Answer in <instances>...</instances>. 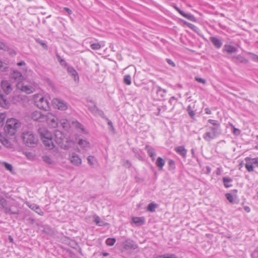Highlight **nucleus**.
<instances>
[{
    "label": "nucleus",
    "instance_id": "obj_1",
    "mask_svg": "<svg viewBox=\"0 0 258 258\" xmlns=\"http://www.w3.org/2000/svg\"><path fill=\"white\" fill-rule=\"evenodd\" d=\"M21 125V123L18 119L14 118L8 119L4 127L7 137L14 136Z\"/></svg>",
    "mask_w": 258,
    "mask_h": 258
},
{
    "label": "nucleus",
    "instance_id": "obj_2",
    "mask_svg": "<svg viewBox=\"0 0 258 258\" xmlns=\"http://www.w3.org/2000/svg\"><path fill=\"white\" fill-rule=\"evenodd\" d=\"M0 208H3L5 212L7 214H18L19 213L15 202L8 203L4 198L1 197H0Z\"/></svg>",
    "mask_w": 258,
    "mask_h": 258
},
{
    "label": "nucleus",
    "instance_id": "obj_3",
    "mask_svg": "<svg viewBox=\"0 0 258 258\" xmlns=\"http://www.w3.org/2000/svg\"><path fill=\"white\" fill-rule=\"evenodd\" d=\"M34 104L39 109L45 111L49 109V103L47 99L42 94H35L33 95Z\"/></svg>",
    "mask_w": 258,
    "mask_h": 258
},
{
    "label": "nucleus",
    "instance_id": "obj_4",
    "mask_svg": "<svg viewBox=\"0 0 258 258\" xmlns=\"http://www.w3.org/2000/svg\"><path fill=\"white\" fill-rule=\"evenodd\" d=\"M24 144L29 147H34L38 142L37 138L31 131H24L22 135Z\"/></svg>",
    "mask_w": 258,
    "mask_h": 258
},
{
    "label": "nucleus",
    "instance_id": "obj_5",
    "mask_svg": "<svg viewBox=\"0 0 258 258\" xmlns=\"http://www.w3.org/2000/svg\"><path fill=\"white\" fill-rule=\"evenodd\" d=\"M17 89L27 94H31L34 92L37 88V85L35 83H31L30 84L18 83L16 85Z\"/></svg>",
    "mask_w": 258,
    "mask_h": 258
},
{
    "label": "nucleus",
    "instance_id": "obj_6",
    "mask_svg": "<svg viewBox=\"0 0 258 258\" xmlns=\"http://www.w3.org/2000/svg\"><path fill=\"white\" fill-rule=\"evenodd\" d=\"M210 131L207 132L204 135L203 138L207 142H210L211 140L215 139L221 133L220 128L216 127H209Z\"/></svg>",
    "mask_w": 258,
    "mask_h": 258
},
{
    "label": "nucleus",
    "instance_id": "obj_7",
    "mask_svg": "<svg viewBox=\"0 0 258 258\" xmlns=\"http://www.w3.org/2000/svg\"><path fill=\"white\" fill-rule=\"evenodd\" d=\"M44 122H47V124L53 128H56L58 126V121L57 118L50 113L45 114Z\"/></svg>",
    "mask_w": 258,
    "mask_h": 258
},
{
    "label": "nucleus",
    "instance_id": "obj_8",
    "mask_svg": "<svg viewBox=\"0 0 258 258\" xmlns=\"http://www.w3.org/2000/svg\"><path fill=\"white\" fill-rule=\"evenodd\" d=\"M45 116L40 111L35 110L29 114V117L35 121L42 122H44Z\"/></svg>",
    "mask_w": 258,
    "mask_h": 258
},
{
    "label": "nucleus",
    "instance_id": "obj_9",
    "mask_svg": "<svg viewBox=\"0 0 258 258\" xmlns=\"http://www.w3.org/2000/svg\"><path fill=\"white\" fill-rule=\"evenodd\" d=\"M52 103L54 108L60 110H66L68 108V104L65 101L58 98L53 99Z\"/></svg>",
    "mask_w": 258,
    "mask_h": 258
},
{
    "label": "nucleus",
    "instance_id": "obj_10",
    "mask_svg": "<svg viewBox=\"0 0 258 258\" xmlns=\"http://www.w3.org/2000/svg\"><path fill=\"white\" fill-rule=\"evenodd\" d=\"M54 140L61 148L67 149L68 146L64 144V136L62 133L59 131H56L55 134Z\"/></svg>",
    "mask_w": 258,
    "mask_h": 258
},
{
    "label": "nucleus",
    "instance_id": "obj_11",
    "mask_svg": "<svg viewBox=\"0 0 258 258\" xmlns=\"http://www.w3.org/2000/svg\"><path fill=\"white\" fill-rule=\"evenodd\" d=\"M245 168L249 172L253 171V165H255L258 166V159L257 158L251 159L249 157H247L245 158Z\"/></svg>",
    "mask_w": 258,
    "mask_h": 258
},
{
    "label": "nucleus",
    "instance_id": "obj_12",
    "mask_svg": "<svg viewBox=\"0 0 258 258\" xmlns=\"http://www.w3.org/2000/svg\"><path fill=\"white\" fill-rule=\"evenodd\" d=\"M124 250L135 249L138 247L137 244L131 239H127L122 243Z\"/></svg>",
    "mask_w": 258,
    "mask_h": 258
},
{
    "label": "nucleus",
    "instance_id": "obj_13",
    "mask_svg": "<svg viewBox=\"0 0 258 258\" xmlns=\"http://www.w3.org/2000/svg\"><path fill=\"white\" fill-rule=\"evenodd\" d=\"M70 162L75 166H79L82 163V160L75 153H72L69 157Z\"/></svg>",
    "mask_w": 258,
    "mask_h": 258
},
{
    "label": "nucleus",
    "instance_id": "obj_14",
    "mask_svg": "<svg viewBox=\"0 0 258 258\" xmlns=\"http://www.w3.org/2000/svg\"><path fill=\"white\" fill-rule=\"evenodd\" d=\"M1 86L2 89L6 94H10L13 90L12 85L8 81H2L1 83Z\"/></svg>",
    "mask_w": 258,
    "mask_h": 258
},
{
    "label": "nucleus",
    "instance_id": "obj_15",
    "mask_svg": "<svg viewBox=\"0 0 258 258\" xmlns=\"http://www.w3.org/2000/svg\"><path fill=\"white\" fill-rule=\"evenodd\" d=\"M38 132L42 141L43 139H49L52 136L51 133L45 127H40L38 130Z\"/></svg>",
    "mask_w": 258,
    "mask_h": 258
},
{
    "label": "nucleus",
    "instance_id": "obj_16",
    "mask_svg": "<svg viewBox=\"0 0 258 258\" xmlns=\"http://www.w3.org/2000/svg\"><path fill=\"white\" fill-rule=\"evenodd\" d=\"M26 204L27 206L29 207L31 209L35 211L36 213H37L38 214H39L40 216H43L44 215V212L41 210L39 206L35 204H32L29 202L26 203Z\"/></svg>",
    "mask_w": 258,
    "mask_h": 258
},
{
    "label": "nucleus",
    "instance_id": "obj_17",
    "mask_svg": "<svg viewBox=\"0 0 258 258\" xmlns=\"http://www.w3.org/2000/svg\"><path fill=\"white\" fill-rule=\"evenodd\" d=\"M90 103L92 104V106L88 105L89 109L93 113L95 114H98L99 115L102 116L104 113L103 111L101 110H99L97 107H96L95 102L92 100H88Z\"/></svg>",
    "mask_w": 258,
    "mask_h": 258
},
{
    "label": "nucleus",
    "instance_id": "obj_18",
    "mask_svg": "<svg viewBox=\"0 0 258 258\" xmlns=\"http://www.w3.org/2000/svg\"><path fill=\"white\" fill-rule=\"evenodd\" d=\"M68 73L71 75L75 81L79 80V76L77 71L72 67L69 66L67 68Z\"/></svg>",
    "mask_w": 258,
    "mask_h": 258
},
{
    "label": "nucleus",
    "instance_id": "obj_19",
    "mask_svg": "<svg viewBox=\"0 0 258 258\" xmlns=\"http://www.w3.org/2000/svg\"><path fill=\"white\" fill-rule=\"evenodd\" d=\"M132 221L137 226L142 225L145 222L144 218L138 217H133Z\"/></svg>",
    "mask_w": 258,
    "mask_h": 258
},
{
    "label": "nucleus",
    "instance_id": "obj_20",
    "mask_svg": "<svg viewBox=\"0 0 258 258\" xmlns=\"http://www.w3.org/2000/svg\"><path fill=\"white\" fill-rule=\"evenodd\" d=\"M43 142L44 145L50 149L53 148L55 146L52 141V137L49 139H43Z\"/></svg>",
    "mask_w": 258,
    "mask_h": 258
},
{
    "label": "nucleus",
    "instance_id": "obj_21",
    "mask_svg": "<svg viewBox=\"0 0 258 258\" xmlns=\"http://www.w3.org/2000/svg\"><path fill=\"white\" fill-rule=\"evenodd\" d=\"M78 144L85 150H88L90 147V143L85 140L80 139Z\"/></svg>",
    "mask_w": 258,
    "mask_h": 258
},
{
    "label": "nucleus",
    "instance_id": "obj_22",
    "mask_svg": "<svg viewBox=\"0 0 258 258\" xmlns=\"http://www.w3.org/2000/svg\"><path fill=\"white\" fill-rule=\"evenodd\" d=\"M211 42L213 43L214 45L217 48H220L222 45V43L221 40L215 37H212L210 38Z\"/></svg>",
    "mask_w": 258,
    "mask_h": 258
},
{
    "label": "nucleus",
    "instance_id": "obj_23",
    "mask_svg": "<svg viewBox=\"0 0 258 258\" xmlns=\"http://www.w3.org/2000/svg\"><path fill=\"white\" fill-rule=\"evenodd\" d=\"M224 50L228 53L231 54L234 53L237 51V48L230 45H225L224 47Z\"/></svg>",
    "mask_w": 258,
    "mask_h": 258
},
{
    "label": "nucleus",
    "instance_id": "obj_24",
    "mask_svg": "<svg viewBox=\"0 0 258 258\" xmlns=\"http://www.w3.org/2000/svg\"><path fill=\"white\" fill-rule=\"evenodd\" d=\"M88 163L91 167H94L97 163V160L93 156H89L87 158Z\"/></svg>",
    "mask_w": 258,
    "mask_h": 258
},
{
    "label": "nucleus",
    "instance_id": "obj_25",
    "mask_svg": "<svg viewBox=\"0 0 258 258\" xmlns=\"http://www.w3.org/2000/svg\"><path fill=\"white\" fill-rule=\"evenodd\" d=\"M59 123H60L62 127L66 130H68L70 127V122L66 119H60Z\"/></svg>",
    "mask_w": 258,
    "mask_h": 258
},
{
    "label": "nucleus",
    "instance_id": "obj_26",
    "mask_svg": "<svg viewBox=\"0 0 258 258\" xmlns=\"http://www.w3.org/2000/svg\"><path fill=\"white\" fill-rule=\"evenodd\" d=\"M0 106L5 108H7L9 106L8 101L2 95H0Z\"/></svg>",
    "mask_w": 258,
    "mask_h": 258
},
{
    "label": "nucleus",
    "instance_id": "obj_27",
    "mask_svg": "<svg viewBox=\"0 0 258 258\" xmlns=\"http://www.w3.org/2000/svg\"><path fill=\"white\" fill-rule=\"evenodd\" d=\"M176 152L183 157H185L186 154V150L182 146H179L175 148Z\"/></svg>",
    "mask_w": 258,
    "mask_h": 258
},
{
    "label": "nucleus",
    "instance_id": "obj_28",
    "mask_svg": "<svg viewBox=\"0 0 258 258\" xmlns=\"http://www.w3.org/2000/svg\"><path fill=\"white\" fill-rule=\"evenodd\" d=\"M165 161L161 157H158L156 162L157 166L159 168V170H162L165 165Z\"/></svg>",
    "mask_w": 258,
    "mask_h": 258
},
{
    "label": "nucleus",
    "instance_id": "obj_29",
    "mask_svg": "<svg viewBox=\"0 0 258 258\" xmlns=\"http://www.w3.org/2000/svg\"><path fill=\"white\" fill-rule=\"evenodd\" d=\"M11 78L14 80L19 81L21 80L22 76L20 72L18 71H14L11 75Z\"/></svg>",
    "mask_w": 258,
    "mask_h": 258
},
{
    "label": "nucleus",
    "instance_id": "obj_30",
    "mask_svg": "<svg viewBox=\"0 0 258 258\" xmlns=\"http://www.w3.org/2000/svg\"><path fill=\"white\" fill-rule=\"evenodd\" d=\"M146 149L147 150L148 153L149 155V156L152 158V160H154L155 159V156L156 155V153L154 149H153L149 146H146Z\"/></svg>",
    "mask_w": 258,
    "mask_h": 258
},
{
    "label": "nucleus",
    "instance_id": "obj_31",
    "mask_svg": "<svg viewBox=\"0 0 258 258\" xmlns=\"http://www.w3.org/2000/svg\"><path fill=\"white\" fill-rule=\"evenodd\" d=\"M157 207V204L154 203H151L149 204L147 210L148 211H150L151 212H154L155 211V209Z\"/></svg>",
    "mask_w": 258,
    "mask_h": 258
},
{
    "label": "nucleus",
    "instance_id": "obj_32",
    "mask_svg": "<svg viewBox=\"0 0 258 258\" xmlns=\"http://www.w3.org/2000/svg\"><path fill=\"white\" fill-rule=\"evenodd\" d=\"M94 222L95 223L99 226H104L107 225V223H105L103 221L100 220V218L98 216H95Z\"/></svg>",
    "mask_w": 258,
    "mask_h": 258
},
{
    "label": "nucleus",
    "instance_id": "obj_33",
    "mask_svg": "<svg viewBox=\"0 0 258 258\" xmlns=\"http://www.w3.org/2000/svg\"><path fill=\"white\" fill-rule=\"evenodd\" d=\"M166 93V90L162 89L160 87H157V94L159 95L161 97L164 96L165 93Z\"/></svg>",
    "mask_w": 258,
    "mask_h": 258
},
{
    "label": "nucleus",
    "instance_id": "obj_34",
    "mask_svg": "<svg viewBox=\"0 0 258 258\" xmlns=\"http://www.w3.org/2000/svg\"><path fill=\"white\" fill-rule=\"evenodd\" d=\"M232 179L228 177H224L223 178L224 185L226 187H229L231 186V185L229 184V183L232 182Z\"/></svg>",
    "mask_w": 258,
    "mask_h": 258
},
{
    "label": "nucleus",
    "instance_id": "obj_35",
    "mask_svg": "<svg viewBox=\"0 0 258 258\" xmlns=\"http://www.w3.org/2000/svg\"><path fill=\"white\" fill-rule=\"evenodd\" d=\"M181 15L184 17V18L188 19L190 21L195 22L196 21V19L195 17L189 14H185V13L183 12L181 14Z\"/></svg>",
    "mask_w": 258,
    "mask_h": 258
},
{
    "label": "nucleus",
    "instance_id": "obj_36",
    "mask_svg": "<svg viewBox=\"0 0 258 258\" xmlns=\"http://www.w3.org/2000/svg\"><path fill=\"white\" fill-rule=\"evenodd\" d=\"M42 158L43 161L48 164L51 165L53 164L54 163L53 161L51 159V158L48 156H43Z\"/></svg>",
    "mask_w": 258,
    "mask_h": 258
},
{
    "label": "nucleus",
    "instance_id": "obj_37",
    "mask_svg": "<svg viewBox=\"0 0 258 258\" xmlns=\"http://www.w3.org/2000/svg\"><path fill=\"white\" fill-rule=\"evenodd\" d=\"M123 82L127 85H130L131 84V77L129 75H126L123 78Z\"/></svg>",
    "mask_w": 258,
    "mask_h": 258
},
{
    "label": "nucleus",
    "instance_id": "obj_38",
    "mask_svg": "<svg viewBox=\"0 0 258 258\" xmlns=\"http://www.w3.org/2000/svg\"><path fill=\"white\" fill-rule=\"evenodd\" d=\"M208 122L210 123L213 126H210V127H218V128H220V124L218 123V121L215 120L213 119H209Z\"/></svg>",
    "mask_w": 258,
    "mask_h": 258
},
{
    "label": "nucleus",
    "instance_id": "obj_39",
    "mask_svg": "<svg viewBox=\"0 0 258 258\" xmlns=\"http://www.w3.org/2000/svg\"><path fill=\"white\" fill-rule=\"evenodd\" d=\"M90 47L93 50H99L101 48V46L99 43H94L91 44Z\"/></svg>",
    "mask_w": 258,
    "mask_h": 258
},
{
    "label": "nucleus",
    "instance_id": "obj_40",
    "mask_svg": "<svg viewBox=\"0 0 258 258\" xmlns=\"http://www.w3.org/2000/svg\"><path fill=\"white\" fill-rule=\"evenodd\" d=\"M3 164L8 170L10 171L12 173H14L13 169V166L11 164L7 163V162H4Z\"/></svg>",
    "mask_w": 258,
    "mask_h": 258
},
{
    "label": "nucleus",
    "instance_id": "obj_41",
    "mask_svg": "<svg viewBox=\"0 0 258 258\" xmlns=\"http://www.w3.org/2000/svg\"><path fill=\"white\" fill-rule=\"evenodd\" d=\"M2 143L6 147L10 148L12 146L11 142L6 138H4Z\"/></svg>",
    "mask_w": 258,
    "mask_h": 258
},
{
    "label": "nucleus",
    "instance_id": "obj_42",
    "mask_svg": "<svg viewBox=\"0 0 258 258\" xmlns=\"http://www.w3.org/2000/svg\"><path fill=\"white\" fill-rule=\"evenodd\" d=\"M115 238H108L106 240V243L107 245L109 246H112L114 245V243L115 242Z\"/></svg>",
    "mask_w": 258,
    "mask_h": 258
},
{
    "label": "nucleus",
    "instance_id": "obj_43",
    "mask_svg": "<svg viewBox=\"0 0 258 258\" xmlns=\"http://www.w3.org/2000/svg\"><path fill=\"white\" fill-rule=\"evenodd\" d=\"M6 117V114L5 113H0V126L3 125Z\"/></svg>",
    "mask_w": 258,
    "mask_h": 258
},
{
    "label": "nucleus",
    "instance_id": "obj_44",
    "mask_svg": "<svg viewBox=\"0 0 258 258\" xmlns=\"http://www.w3.org/2000/svg\"><path fill=\"white\" fill-rule=\"evenodd\" d=\"M235 58L237 59L239 62L242 63H246L247 61L246 59H245L244 57L239 55H237L235 57Z\"/></svg>",
    "mask_w": 258,
    "mask_h": 258
},
{
    "label": "nucleus",
    "instance_id": "obj_45",
    "mask_svg": "<svg viewBox=\"0 0 258 258\" xmlns=\"http://www.w3.org/2000/svg\"><path fill=\"white\" fill-rule=\"evenodd\" d=\"M104 118H105V117L103 116ZM105 119L108 121L107 122V124L108 125L110 126V130L113 133H115V129L113 126V124L112 123V122L108 120L107 118L105 117Z\"/></svg>",
    "mask_w": 258,
    "mask_h": 258
},
{
    "label": "nucleus",
    "instance_id": "obj_46",
    "mask_svg": "<svg viewBox=\"0 0 258 258\" xmlns=\"http://www.w3.org/2000/svg\"><path fill=\"white\" fill-rule=\"evenodd\" d=\"M7 68V64L3 63L2 61L0 60V70L2 71H5Z\"/></svg>",
    "mask_w": 258,
    "mask_h": 258
},
{
    "label": "nucleus",
    "instance_id": "obj_47",
    "mask_svg": "<svg viewBox=\"0 0 258 258\" xmlns=\"http://www.w3.org/2000/svg\"><path fill=\"white\" fill-rule=\"evenodd\" d=\"M226 197L227 200H228L230 203L233 202V198L231 194L229 193L226 194Z\"/></svg>",
    "mask_w": 258,
    "mask_h": 258
},
{
    "label": "nucleus",
    "instance_id": "obj_48",
    "mask_svg": "<svg viewBox=\"0 0 258 258\" xmlns=\"http://www.w3.org/2000/svg\"><path fill=\"white\" fill-rule=\"evenodd\" d=\"M25 154L26 157L29 159H33L34 158V155L31 152H26Z\"/></svg>",
    "mask_w": 258,
    "mask_h": 258
},
{
    "label": "nucleus",
    "instance_id": "obj_49",
    "mask_svg": "<svg viewBox=\"0 0 258 258\" xmlns=\"http://www.w3.org/2000/svg\"><path fill=\"white\" fill-rule=\"evenodd\" d=\"M8 49V46L3 42H0V49L6 50Z\"/></svg>",
    "mask_w": 258,
    "mask_h": 258
},
{
    "label": "nucleus",
    "instance_id": "obj_50",
    "mask_svg": "<svg viewBox=\"0 0 258 258\" xmlns=\"http://www.w3.org/2000/svg\"><path fill=\"white\" fill-rule=\"evenodd\" d=\"M195 80L197 82H198L199 83H202L203 84H205L206 83V80L205 79L201 78H199L198 77H195Z\"/></svg>",
    "mask_w": 258,
    "mask_h": 258
},
{
    "label": "nucleus",
    "instance_id": "obj_51",
    "mask_svg": "<svg viewBox=\"0 0 258 258\" xmlns=\"http://www.w3.org/2000/svg\"><path fill=\"white\" fill-rule=\"evenodd\" d=\"M37 41L45 49H47V46L44 42H42V41L37 40Z\"/></svg>",
    "mask_w": 258,
    "mask_h": 258
},
{
    "label": "nucleus",
    "instance_id": "obj_52",
    "mask_svg": "<svg viewBox=\"0 0 258 258\" xmlns=\"http://www.w3.org/2000/svg\"><path fill=\"white\" fill-rule=\"evenodd\" d=\"M58 60H59V62L61 66H67V63L62 59L60 58V57L58 56Z\"/></svg>",
    "mask_w": 258,
    "mask_h": 258
},
{
    "label": "nucleus",
    "instance_id": "obj_53",
    "mask_svg": "<svg viewBox=\"0 0 258 258\" xmlns=\"http://www.w3.org/2000/svg\"><path fill=\"white\" fill-rule=\"evenodd\" d=\"M123 165L126 168H130L131 166V163L128 160H125L124 162Z\"/></svg>",
    "mask_w": 258,
    "mask_h": 258
},
{
    "label": "nucleus",
    "instance_id": "obj_54",
    "mask_svg": "<svg viewBox=\"0 0 258 258\" xmlns=\"http://www.w3.org/2000/svg\"><path fill=\"white\" fill-rule=\"evenodd\" d=\"M15 98H16V97H13V102L14 103H16L17 102L19 101L20 100L22 99V98L19 96L17 97V99H16Z\"/></svg>",
    "mask_w": 258,
    "mask_h": 258
},
{
    "label": "nucleus",
    "instance_id": "obj_55",
    "mask_svg": "<svg viewBox=\"0 0 258 258\" xmlns=\"http://www.w3.org/2000/svg\"><path fill=\"white\" fill-rule=\"evenodd\" d=\"M240 132L239 130H238L237 128H236L233 127V133H234V134L238 135L240 134Z\"/></svg>",
    "mask_w": 258,
    "mask_h": 258
},
{
    "label": "nucleus",
    "instance_id": "obj_56",
    "mask_svg": "<svg viewBox=\"0 0 258 258\" xmlns=\"http://www.w3.org/2000/svg\"><path fill=\"white\" fill-rule=\"evenodd\" d=\"M63 10L68 13L69 15H71L72 13V11L68 8H63Z\"/></svg>",
    "mask_w": 258,
    "mask_h": 258
},
{
    "label": "nucleus",
    "instance_id": "obj_57",
    "mask_svg": "<svg viewBox=\"0 0 258 258\" xmlns=\"http://www.w3.org/2000/svg\"><path fill=\"white\" fill-rule=\"evenodd\" d=\"M127 68L130 69L132 72H134L135 74L136 73V69L135 67H134L133 66H130L128 67H127Z\"/></svg>",
    "mask_w": 258,
    "mask_h": 258
},
{
    "label": "nucleus",
    "instance_id": "obj_58",
    "mask_svg": "<svg viewBox=\"0 0 258 258\" xmlns=\"http://www.w3.org/2000/svg\"><path fill=\"white\" fill-rule=\"evenodd\" d=\"M167 61L169 64H170L173 67L175 66V63L171 60H170L169 59H167Z\"/></svg>",
    "mask_w": 258,
    "mask_h": 258
},
{
    "label": "nucleus",
    "instance_id": "obj_59",
    "mask_svg": "<svg viewBox=\"0 0 258 258\" xmlns=\"http://www.w3.org/2000/svg\"><path fill=\"white\" fill-rule=\"evenodd\" d=\"M173 7L180 15H181L182 13L183 12V11L180 10L178 7H177L176 6H174Z\"/></svg>",
    "mask_w": 258,
    "mask_h": 258
},
{
    "label": "nucleus",
    "instance_id": "obj_60",
    "mask_svg": "<svg viewBox=\"0 0 258 258\" xmlns=\"http://www.w3.org/2000/svg\"><path fill=\"white\" fill-rule=\"evenodd\" d=\"M252 59H253L254 60H255V61H256L258 62V55H255V54H253V55H252Z\"/></svg>",
    "mask_w": 258,
    "mask_h": 258
},
{
    "label": "nucleus",
    "instance_id": "obj_61",
    "mask_svg": "<svg viewBox=\"0 0 258 258\" xmlns=\"http://www.w3.org/2000/svg\"><path fill=\"white\" fill-rule=\"evenodd\" d=\"M188 114L190 115V116L191 117H192V118H193L194 117L195 114V112H194V111L193 110L190 111V112H188Z\"/></svg>",
    "mask_w": 258,
    "mask_h": 258
},
{
    "label": "nucleus",
    "instance_id": "obj_62",
    "mask_svg": "<svg viewBox=\"0 0 258 258\" xmlns=\"http://www.w3.org/2000/svg\"><path fill=\"white\" fill-rule=\"evenodd\" d=\"M205 112L207 114H210L211 113V111L210 110L209 108H206L205 109Z\"/></svg>",
    "mask_w": 258,
    "mask_h": 258
},
{
    "label": "nucleus",
    "instance_id": "obj_63",
    "mask_svg": "<svg viewBox=\"0 0 258 258\" xmlns=\"http://www.w3.org/2000/svg\"><path fill=\"white\" fill-rule=\"evenodd\" d=\"M17 65L19 66H24V65H25V62L24 61H22L18 62Z\"/></svg>",
    "mask_w": 258,
    "mask_h": 258
},
{
    "label": "nucleus",
    "instance_id": "obj_64",
    "mask_svg": "<svg viewBox=\"0 0 258 258\" xmlns=\"http://www.w3.org/2000/svg\"><path fill=\"white\" fill-rule=\"evenodd\" d=\"M185 24L190 28H193L194 27H195V26L193 25V24H191L190 23H185Z\"/></svg>",
    "mask_w": 258,
    "mask_h": 258
}]
</instances>
